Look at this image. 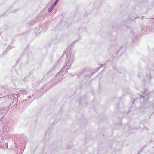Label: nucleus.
Wrapping results in <instances>:
<instances>
[{"label":"nucleus","instance_id":"1","mask_svg":"<svg viewBox=\"0 0 154 154\" xmlns=\"http://www.w3.org/2000/svg\"><path fill=\"white\" fill-rule=\"evenodd\" d=\"M53 7V6H52L50 9H48V11L49 12H51L52 10L53 9L52 8V7Z\"/></svg>","mask_w":154,"mask_h":154},{"label":"nucleus","instance_id":"3","mask_svg":"<svg viewBox=\"0 0 154 154\" xmlns=\"http://www.w3.org/2000/svg\"><path fill=\"white\" fill-rule=\"evenodd\" d=\"M59 0H56V2H57L59 1Z\"/></svg>","mask_w":154,"mask_h":154},{"label":"nucleus","instance_id":"2","mask_svg":"<svg viewBox=\"0 0 154 154\" xmlns=\"http://www.w3.org/2000/svg\"><path fill=\"white\" fill-rule=\"evenodd\" d=\"M57 3V2H55L54 3L53 6H55L56 4Z\"/></svg>","mask_w":154,"mask_h":154}]
</instances>
